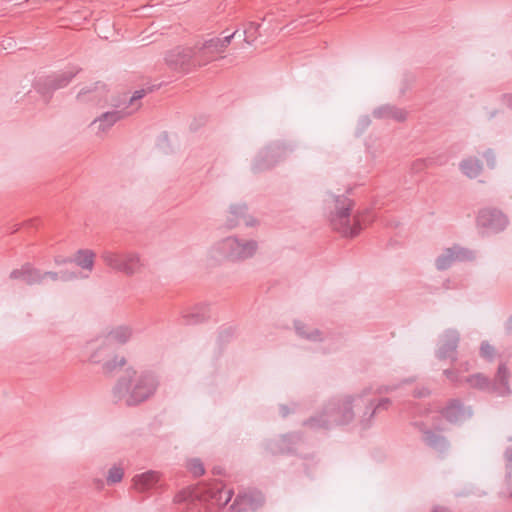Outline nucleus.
Returning a JSON list of instances; mask_svg holds the SVG:
<instances>
[{"instance_id":"nucleus-1","label":"nucleus","mask_w":512,"mask_h":512,"mask_svg":"<svg viewBox=\"0 0 512 512\" xmlns=\"http://www.w3.org/2000/svg\"><path fill=\"white\" fill-rule=\"evenodd\" d=\"M257 250L254 241H241L234 237L221 239L213 243L205 252L207 261L221 263L226 260L239 261L252 257Z\"/></svg>"},{"instance_id":"nucleus-2","label":"nucleus","mask_w":512,"mask_h":512,"mask_svg":"<svg viewBox=\"0 0 512 512\" xmlns=\"http://www.w3.org/2000/svg\"><path fill=\"white\" fill-rule=\"evenodd\" d=\"M155 387L152 378L137 376L135 372H127L119 379L114 392L127 404L134 405L147 399L154 392Z\"/></svg>"},{"instance_id":"nucleus-3","label":"nucleus","mask_w":512,"mask_h":512,"mask_svg":"<svg viewBox=\"0 0 512 512\" xmlns=\"http://www.w3.org/2000/svg\"><path fill=\"white\" fill-rule=\"evenodd\" d=\"M353 202L343 196H334L329 194L324 199V214L326 221L332 229L341 232L344 235H354L356 232L349 227L350 211Z\"/></svg>"},{"instance_id":"nucleus-4","label":"nucleus","mask_w":512,"mask_h":512,"mask_svg":"<svg viewBox=\"0 0 512 512\" xmlns=\"http://www.w3.org/2000/svg\"><path fill=\"white\" fill-rule=\"evenodd\" d=\"M230 37L224 39H210L199 43L193 50V63L198 66H205L220 58L229 44Z\"/></svg>"},{"instance_id":"nucleus-5","label":"nucleus","mask_w":512,"mask_h":512,"mask_svg":"<svg viewBox=\"0 0 512 512\" xmlns=\"http://www.w3.org/2000/svg\"><path fill=\"white\" fill-rule=\"evenodd\" d=\"M480 223L494 231H500L507 225L506 217L497 210L484 211L479 217Z\"/></svg>"},{"instance_id":"nucleus-6","label":"nucleus","mask_w":512,"mask_h":512,"mask_svg":"<svg viewBox=\"0 0 512 512\" xmlns=\"http://www.w3.org/2000/svg\"><path fill=\"white\" fill-rule=\"evenodd\" d=\"M123 116L124 115L119 111L107 112L95 119L91 125L94 127L98 135H103Z\"/></svg>"},{"instance_id":"nucleus-7","label":"nucleus","mask_w":512,"mask_h":512,"mask_svg":"<svg viewBox=\"0 0 512 512\" xmlns=\"http://www.w3.org/2000/svg\"><path fill=\"white\" fill-rule=\"evenodd\" d=\"M160 476L157 472L149 471L134 477V487L140 491H146L156 486Z\"/></svg>"},{"instance_id":"nucleus-8","label":"nucleus","mask_w":512,"mask_h":512,"mask_svg":"<svg viewBox=\"0 0 512 512\" xmlns=\"http://www.w3.org/2000/svg\"><path fill=\"white\" fill-rule=\"evenodd\" d=\"M460 170L469 178H476L483 170L481 161L476 157H468L460 163Z\"/></svg>"},{"instance_id":"nucleus-9","label":"nucleus","mask_w":512,"mask_h":512,"mask_svg":"<svg viewBox=\"0 0 512 512\" xmlns=\"http://www.w3.org/2000/svg\"><path fill=\"white\" fill-rule=\"evenodd\" d=\"M166 60L173 65H183L190 60L193 61V50L189 48H175L168 53Z\"/></svg>"},{"instance_id":"nucleus-10","label":"nucleus","mask_w":512,"mask_h":512,"mask_svg":"<svg viewBox=\"0 0 512 512\" xmlns=\"http://www.w3.org/2000/svg\"><path fill=\"white\" fill-rule=\"evenodd\" d=\"M120 271L126 274H134L141 270L142 263L136 253H124Z\"/></svg>"},{"instance_id":"nucleus-11","label":"nucleus","mask_w":512,"mask_h":512,"mask_svg":"<svg viewBox=\"0 0 512 512\" xmlns=\"http://www.w3.org/2000/svg\"><path fill=\"white\" fill-rule=\"evenodd\" d=\"M95 253L91 250H80L75 255V262L82 268L91 270L94 264Z\"/></svg>"},{"instance_id":"nucleus-12","label":"nucleus","mask_w":512,"mask_h":512,"mask_svg":"<svg viewBox=\"0 0 512 512\" xmlns=\"http://www.w3.org/2000/svg\"><path fill=\"white\" fill-rule=\"evenodd\" d=\"M123 254L124 253H119V252H113V251H105L101 258L103 259L104 263L115 269V270H118L120 271V268H121V264H122V258H123Z\"/></svg>"},{"instance_id":"nucleus-13","label":"nucleus","mask_w":512,"mask_h":512,"mask_svg":"<svg viewBox=\"0 0 512 512\" xmlns=\"http://www.w3.org/2000/svg\"><path fill=\"white\" fill-rule=\"evenodd\" d=\"M459 258V253L454 252L452 249H448L442 254L437 260V267L444 269L449 266L453 259Z\"/></svg>"},{"instance_id":"nucleus-14","label":"nucleus","mask_w":512,"mask_h":512,"mask_svg":"<svg viewBox=\"0 0 512 512\" xmlns=\"http://www.w3.org/2000/svg\"><path fill=\"white\" fill-rule=\"evenodd\" d=\"M123 474L124 472L121 467L114 466L108 472L107 481L112 484L120 482L123 478Z\"/></svg>"},{"instance_id":"nucleus-15","label":"nucleus","mask_w":512,"mask_h":512,"mask_svg":"<svg viewBox=\"0 0 512 512\" xmlns=\"http://www.w3.org/2000/svg\"><path fill=\"white\" fill-rule=\"evenodd\" d=\"M144 96L143 91H136L129 101V107L131 108L126 114H131L140 108V100Z\"/></svg>"},{"instance_id":"nucleus-16","label":"nucleus","mask_w":512,"mask_h":512,"mask_svg":"<svg viewBox=\"0 0 512 512\" xmlns=\"http://www.w3.org/2000/svg\"><path fill=\"white\" fill-rule=\"evenodd\" d=\"M189 470L195 475V476H201L204 473V467L200 460L198 459H191L188 464Z\"/></svg>"},{"instance_id":"nucleus-17","label":"nucleus","mask_w":512,"mask_h":512,"mask_svg":"<svg viewBox=\"0 0 512 512\" xmlns=\"http://www.w3.org/2000/svg\"><path fill=\"white\" fill-rule=\"evenodd\" d=\"M130 336L131 332L127 328H119L113 333V337L119 342H125Z\"/></svg>"},{"instance_id":"nucleus-18","label":"nucleus","mask_w":512,"mask_h":512,"mask_svg":"<svg viewBox=\"0 0 512 512\" xmlns=\"http://www.w3.org/2000/svg\"><path fill=\"white\" fill-rule=\"evenodd\" d=\"M484 159L489 167H495V156L492 152L487 151L484 154Z\"/></svg>"},{"instance_id":"nucleus-19","label":"nucleus","mask_w":512,"mask_h":512,"mask_svg":"<svg viewBox=\"0 0 512 512\" xmlns=\"http://www.w3.org/2000/svg\"><path fill=\"white\" fill-rule=\"evenodd\" d=\"M481 352L485 356H489L493 353V348L489 345H482Z\"/></svg>"},{"instance_id":"nucleus-20","label":"nucleus","mask_w":512,"mask_h":512,"mask_svg":"<svg viewBox=\"0 0 512 512\" xmlns=\"http://www.w3.org/2000/svg\"><path fill=\"white\" fill-rule=\"evenodd\" d=\"M505 101L507 105L512 108V94L505 96Z\"/></svg>"},{"instance_id":"nucleus-21","label":"nucleus","mask_w":512,"mask_h":512,"mask_svg":"<svg viewBox=\"0 0 512 512\" xmlns=\"http://www.w3.org/2000/svg\"><path fill=\"white\" fill-rule=\"evenodd\" d=\"M395 117H396L398 120H404V119L406 118V113H405V112L400 111L397 115H395Z\"/></svg>"}]
</instances>
